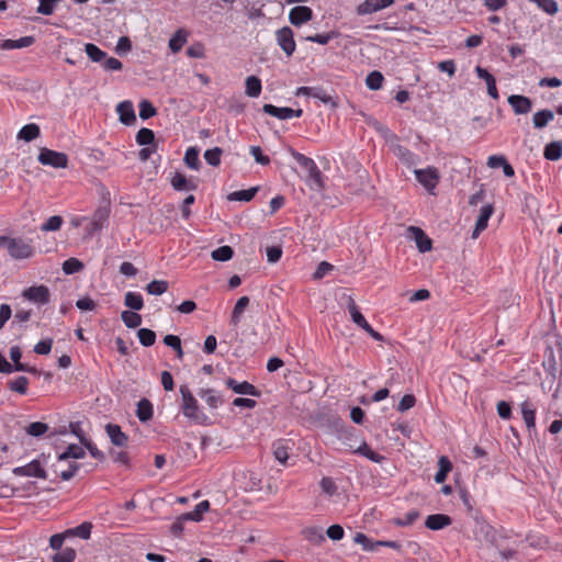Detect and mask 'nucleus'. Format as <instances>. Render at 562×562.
Instances as JSON below:
<instances>
[{"mask_svg": "<svg viewBox=\"0 0 562 562\" xmlns=\"http://www.w3.org/2000/svg\"><path fill=\"white\" fill-rule=\"evenodd\" d=\"M347 308H348V312H349V314L351 316V319L353 321V323L357 326H359L366 333H368L374 340L383 341V336L380 333H378L376 330H374L372 328V326L367 322V319L361 314V312L359 311L355 300L351 296L348 297Z\"/></svg>", "mask_w": 562, "mask_h": 562, "instance_id": "obj_1", "label": "nucleus"}, {"mask_svg": "<svg viewBox=\"0 0 562 562\" xmlns=\"http://www.w3.org/2000/svg\"><path fill=\"white\" fill-rule=\"evenodd\" d=\"M37 160L44 165L53 168H67L68 156L65 153L56 151L48 148H42Z\"/></svg>", "mask_w": 562, "mask_h": 562, "instance_id": "obj_2", "label": "nucleus"}, {"mask_svg": "<svg viewBox=\"0 0 562 562\" xmlns=\"http://www.w3.org/2000/svg\"><path fill=\"white\" fill-rule=\"evenodd\" d=\"M180 393L182 396V413L186 417L195 422L200 420L199 405L195 397L192 395L187 385L180 386Z\"/></svg>", "mask_w": 562, "mask_h": 562, "instance_id": "obj_3", "label": "nucleus"}, {"mask_svg": "<svg viewBox=\"0 0 562 562\" xmlns=\"http://www.w3.org/2000/svg\"><path fill=\"white\" fill-rule=\"evenodd\" d=\"M415 177L417 181L431 194H434V190L436 189L439 182V172L434 167H428L426 169H415Z\"/></svg>", "mask_w": 562, "mask_h": 562, "instance_id": "obj_4", "label": "nucleus"}, {"mask_svg": "<svg viewBox=\"0 0 562 562\" xmlns=\"http://www.w3.org/2000/svg\"><path fill=\"white\" fill-rule=\"evenodd\" d=\"M276 40L279 47L284 54L290 57L293 55L296 48L294 41V33L289 26H283L276 32Z\"/></svg>", "mask_w": 562, "mask_h": 562, "instance_id": "obj_5", "label": "nucleus"}, {"mask_svg": "<svg viewBox=\"0 0 562 562\" xmlns=\"http://www.w3.org/2000/svg\"><path fill=\"white\" fill-rule=\"evenodd\" d=\"M5 243H8L9 255L14 259H26L33 254L32 246L22 239L7 238L3 244Z\"/></svg>", "mask_w": 562, "mask_h": 562, "instance_id": "obj_6", "label": "nucleus"}, {"mask_svg": "<svg viewBox=\"0 0 562 562\" xmlns=\"http://www.w3.org/2000/svg\"><path fill=\"white\" fill-rule=\"evenodd\" d=\"M22 296L35 304L45 305L49 303L50 292L45 285H34L25 289Z\"/></svg>", "mask_w": 562, "mask_h": 562, "instance_id": "obj_7", "label": "nucleus"}, {"mask_svg": "<svg viewBox=\"0 0 562 562\" xmlns=\"http://www.w3.org/2000/svg\"><path fill=\"white\" fill-rule=\"evenodd\" d=\"M262 111L266 114L274 116V117H277L279 120H290L292 117H301L302 114H303V110L302 109L294 110V109L288 108V106L278 108V106H276L273 104H265L262 106Z\"/></svg>", "mask_w": 562, "mask_h": 562, "instance_id": "obj_8", "label": "nucleus"}, {"mask_svg": "<svg viewBox=\"0 0 562 562\" xmlns=\"http://www.w3.org/2000/svg\"><path fill=\"white\" fill-rule=\"evenodd\" d=\"M394 3V0H364L356 8L358 15H368L381 11Z\"/></svg>", "mask_w": 562, "mask_h": 562, "instance_id": "obj_9", "label": "nucleus"}, {"mask_svg": "<svg viewBox=\"0 0 562 562\" xmlns=\"http://www.w3.org/2000/svg\"><path fill=\"white\" fill-rule=\"evenodd\" d=\"M13 473L19 476H33L38 479H46L47 476L46 471L37 460H33L26 465L14 468Z\"/></svg>", "mask_w": 562, "mask_h": 562, "instance_id": "obj_10", "label": "nucleus"}, {"mask_svg": "<svg viewBox=\"0 0 562 562\" xmlns=\"http://www.w3.org/2000/svg\"><path fill=\"white\" fill-rule=\"evenodd\" d=\"M225 383L226 386L236 394H244L256 397L260 395V391L247 381L238 382L233 378H228Z\"/></svg>", "mask_w": 562, "mask_h": 562, "instance_id": "obj_11", "label": "nucleus"}, {"mask_svg": "<svg viewBox=\"0 0 562 562\" xmlns=\"http://www.w3.org/2000/svg\"><path fill=\"white\" fill-rule=\"evenodd\" d=\"M313 18V11L311 8L305 5H297L291 9L289 13V20L290 22L295 25L300 26L308 21H311Z\"/></svg>", "mask_w": 562, "mask_h": 562, "instance_id": "obj_12", "label": "nucleus"}, {"mask_svg": "<svg viewBox=\"0 0 562 562\" xmlns=\"http://www.w3.org/2000/svg\"><path fill=\"white\" fill-rule=\"evenodd\" d=\"M515 114H527L531 111L532 102L528 97L512 94L507 99Z\"/></svg>", "mask_w": 562, "mask_h": 562, "instance_id": "obj_13", "label": "nucleus"}, {"mask_svg": "<svg viewBox=\"0 0 562 562\" xmlns=\"http://www.w3.org/2000/svg\"><path fill=\"white\" fill-rule=\"evenodd\" d=\"M116 112L120 117V122L124 125L131 126L136 122V115L133 108V103L128 100L122 101L116 105Z\"/></svg>", "mask_w": 562, "mask_h": 562, "instance_id": "obj_14", "label": "nucleus"}, {"mask_svg": "<svg viewBox=\"0 0 562 562\" xmlns=\"http://www.w3.org/2000/svg\"><path fill=\"white\" fill-rule=\"evenodd\" d=\"M105 431L111 442L120 448H124L128 443V436L122 431L121 427L116 424H106Z\"/></svg>", "mask_w": 562, "mask_h": 562, "instance_id": "obj_15", "label": "nucleus"}, {"mask_svg": "<svg viewBox=\"0 0 562 562\" xmlns=\"http://www.w3.org/2000/svg\"><path fill=\"white\" fill-rule=\"evenodd\" d=\"M494 212V206L492 204H485L481 207L479 217L475 223V228L472 233V238H476L486 227L488 220L491 218Z\"/></svg>", "mask_w": 562, "mask_h": 562, "instance_id": "obj_16", "label": "nucleus"}, {"mask_svg": "<svg viewBox=\"0 0 562 562\" xmlns=\"http://www.w3.org/2000/svg\"><path fill=\"white\" fill-rule=\"evenodd\" d=\"M475 72L480 79H483L486 82L488 95L497 100L499 98V94L496 88L495 77L492 74H490L487 69L481 66L475 67Z\"/></svg>", "mask_w": 562, "mask_h": 562, "instance_id": "obj_17", "label": "nucleus"}, {"mask_svg": "<svg viewBox=\"0 0 562 562\" xmlns=\"http://www.w3.org/2000/svg\"><path fill=\"white\" fill-rule=\"evenodd\" d=\"M452 524L450 516L445 514L429 515L425 520V526L430 530H441Z\"/></svg>", "mask_w": 562, "mask_h": 562, "instance_id": "obj_18", "label": "nucleus"}, {"mask_svg": "<svg viewBox=\"0 0 562 562\" xmlns=\"http://www.w3.org/2000/svg\"><path fill=\"white\" fill-rule=\"evenodd\" d=\"M295 95H306L321 100L324 103H328L331 101V97L319 87H299L296 89Z\"/></svg>", "mask_w": 562, "mask_h": 562, "instance_id": "obj_19", "label": "nucleus"}, {"mask_svg": "<svg viewBox=\"0 0 562 562\" xmlns=\"http://www.w3.org/2000/svg\"><path fill=\"white\" fill-rule=\"evenodd\" d=\"M35 42L33 36H23L19 40H0V49L11 50L31 46Z\"/></svg>", "mask_w": 562, "mask_h": 562, "instance_id": "obj_20", "label": "nucleus"}, {"mask_svg": "<svg viewBox=\"0 0 562 562\" xmlns=\"http://www.w3.org/2000/svg\"><path fill=\"white\" fill-rule=\"evenodd\" d=\"M108 217L109 211L105 207H99L92 216V221L88 228L89 233L101 231L105 226Z\"/></svg>", "mask_w": 562, "mask_h": 562, "instance_id": "obj_21", "label": "nucleus"}, {"mask_svg": "<svg viewBox=\"0 0 562 562\" xmlns=\"http://www.w3.org/2000/svg\"><path fill=\"white\" fill-rule=\"evenodd\" d=\"M413 233L414 240L420 252H426L431 249V239L419 227H409Z\"/></svg>", "mask_w": 562, "mask_h": 562, "instance_id": "obj_22", "label": "nucleus"}, {"mask_svg": "<svg viewBox=\"0 0 562 562\" xmlns=\"http://www.w3.org/2000/svg\"><path fill=\"white\" fill-rule=\"evenodd\" d=\"M521 414L528 430L531 432L536 429V409L533 405L528 401L522 402Z\"/></svg>", "mask_w": 562, "mask_h": 562, "instance_id": "obj_23", "label": "nucleus"}, {"mask_svg": "<svg viewBox=\"0 0 562 562\" xmlns=\"http://www.w3.org/2000/svg\"><path fill=\"white\" fill-rule=\"evenodd\" d=\"M171 186L177 191H193L196 184L192 180H188L184 175L176 172L171 178Z\"/></svg>", "mask_w": 562, "mask_h": 562, "instance_id": "obj_24", "label": "nucleus"}, {"mask_svg": "<svg viewBox=\"0 0 562 562\" xmlns=\"http://www.w3.org/2000/svg\"><path fill=\"white\" fill-rule=\"evenodd\" d=\"M92 528L93 525L90 521H83L81 525L75 528H69L65 531L68 538L78 537L80 539L87 540L91 536Z\"/></svg>", "mask_w": 562, "mask_h": 562, "instance_id": "obj_25", "label": "nucleus"}, {"mask_svg": "<svg viewBox=\"0 0 562 562\" xmlns=\"http://www.w3.org/2000/svg\"><path fill=\"white\" fill-rule=\"evenodd\" d=\"M153 404L147 398H142L137 403L136 416L142 423H146L153 418Z\"/></svg>", "mask_w": 562, "mask_h": 562, "instance_id": "obj_26", "label": "nucleus"}, {"mask_svg": "<svg viewBox=\"0 0 562 562\" xmlns=\"http://www.w3.org/2000/svg\"><path fill=\"white\" fill-rule=\"evenodd\" d=\"M188 41V32L183 29H179L175 32V34L169 40V48L170 50L176 54L179 53L183 45Z\"/></svg>", "mask_w": 562, "mask_h": 562, "instance_id": "obj_27", "label": "nucleus"}, {"mask_svg": "<svg viewBox=\"0 0 562 562\" xmlns=\"http://www.w3.org/2000/svg\"><path fill=\"white\" fill-rule=\"evenodd\" d=\"M210 509V502L202 501L195 505L194 509L189 513L182 514V519H187L189 521H201L203 514Z\"/></svg>", "mask_w": 562, "mask_h": 562, "instance_id": "obj_28", "label": "nucleus"}, {"mask_svg": "<svg viewBox=\"0 0 562 562\" xmlns=\"http://www.w3.org/2000/svg\"><path fill=\"white\" fill-rule=\"evenodd\" d=\"M554 119V113L551 110L544 109L536 112L532 116L535 128L541 130L546 127Z\"/></svg>", "mask_w": 562, "mask_h": 562, "instance_id": "obj_29", "label": "nucleus"}, {"mask_svg": "<svg viewBox=\"0 0 562 562\" xmlns=\"http://www.w3.org/2000/svg\"><path fill=\"white\" fill-rule=\"evenodd\" d=\"M306 183L312 190L315 191H321L324 189L325 182L322 171L318 167H315L313 170L307 172Z\"/></svg>", "mask_w": 562, "mask_h": 562, "instance_id": "obj_30", "label": "nucleus"}, {"mask_svg": "<svg viewBox=\"0 0 562 562\" xmlns=\"http://www.w3.org/2000/svg\"><path fill=\"white\" fill-rule=\"evenodd\" d=\"M306 183L312 190L315 191H321L324 189L325 182L322 171L318 167H315L313 170L307 172Z\"/></svg>", "mask_w": 562, "mask_h": 562, "instance_id": "obj_31", "label": "nucleus"}, {"mask_svg": "<svg viewBox=\"0 0 562 562\" xmlns=\"http://www.w3.org/2000/svg\"><path fill=\"white\" fill-rule=\"evenodd\" d=\"M41 134L40 126L35 123L24 125L18 133V138L26 143L34 140Z\"/></svg>", "mask_w": 562, "mask_h": 562, "instance_id": "obj_32", "label": "nucleus"}, {"mask_svg": "<svg viewBox=\"0 0 562 562\" xmlns=\"http://www.w3.org/2000/svg\"><path fill=\"white\" fill-rule=\"evenodd\" d=\"M199 395L211 408H217L223 403L221 395L212 389L201 390Z\"/></svg>", "mask_w": 562, "mask_h": 562, "instance_id": "obj_33", "label": "nucleus"}, {"mask_svg": "<svg viewBox=\"0 0 562 562\" xmlns=\"http://www.w3.org/2000/svg\"><path fill=\"white\" fill-rule=\"evenodd\" d=\"M245 86H246L245 92L248 97L257 98L260 95L262 86H261V80L258 77H256V76L247 77L246 81H245Z\"/></svg>", "mask_w": 562, "mask_h": 562, "instance_id": "obj_34", "label": "nucleus"}, {"mask_svg": "<svg viewBox=\"0 0 562 562\" xmlns=\"http://www.w3.org/2000/svg\"><path fill=\"white\" fill-rule=\"evenodd\" d=\"M438 467L439 469L435 474V482L442 483L447 479L448 473L451 471L452 463L447 457L442 456L438 460Z\"/></svg>", "mask_w": 562, "mask_h": 562, "instance_id": "obj_35", "label": "nucleus"}, {"mask_svg": "<svg viewBox=\"0 0 562 562\" xmlns=\"http://www.w3.org/2000/svg\"><path fill=\"white\" fill-rule=\"evenodd\" d=\"M546 159L557 161L562 157V142H551L546 145L543 150Z\"/></svg>", "mask_w": 562, "mask_h": 562, "instance_id": "obj_36", "label": "nucleus"}, {"mask_svg": "<svg viewBox=\"0 0 562 562\" xmlns=\"http://www.w3.org/2000/svg\"><path fill=\"white\" fill-rule=\"evenodd\" d=\"M289 153L295 159V161L304 170H306V172H308V171L313 170L315 167H317L316 162L312 158H310V157H307V156L296 151L292 147L289 148Z\"/></svg>", "mask_w": 562, "mask_h": 562, "instance_id": "obj_37", "label": "nucleus"}, {"mask_svg": "<svg viewBox=\"0 0 562 562\" xmlns=\"http://www.w3.org/2000/svg\"><path fill=\"white\" fill-rule=\"evenodd\" d=\"M355 453L357 454H361L363 457H366L367 459H369L370 461L372 462H375V463H381L385 457L373 451L368 445L367 442H362L356 450H355Z\"/></svg>", "mask_w": 562, "mask_h": 562, "instance_id": "obj_38", "label": "nucleus"}, {"mask_svg": "<svg viewBox=\"0 0 562 562\" xmlns=\"http://www.w3.org/2000/svg\"><path fill=\"white\" fill-rule=\"evenodd\" d=\"M124 304L133 311H139L144 306L143 296L138 292H126L124 296Z\"/></svg>", "mask_w": 562, "mask_h": 562, "instance_id": "obj_39", "label": "nucleus"}, {"mask_svg": "<svg viewBox=\"0 0 562 562\" xmlns=\"http://www.w3.org/2000/svg\"><path fill=\"white\" fill-rule=\"evenodd\" d=\"M272 451L276 460L285 464L289 459V447L284 440H278L272 445Z\"/></svg>", "mask_w": 562, "mask_h": 562, "instance_id": "obj_40", "label": "nucleus"}, {"mask_svg": "<svg viewBox=\"0 0 562 562\" xmlns=\"http://www.w3.org/2000/svg\"><path fill=\"white\" fill-rule=\"evenodd\" d=\"M257 191H258V188H256V187L247 189V190L235 191V192H232L231 194H228L227 199L229 201L249 202L250 200L254 199Z\"/></svg>", "mask_w": 562, "mask_h": 562, "instance_id": "obj_41", "label": "nucleus"}, {"mask_svg": "<svg viewBox=\"0 0 562 562\" xmlns=\"http://www.w3.org/2000/svg\"><path fill=\"white\" fill-rule=\"evenodd\" d=\"M86 456V452L81 446L78 445H69L67 449L59 454L58 460H67L69 458L72 459H81Z\"/></svg>", "mask_w": 562, "mask_h": 562, "instance_id": "obj_42", "label": "nucleus"}, {"mask_svg": "<svg viewBox=\"0 0 562 562\" xmlns=\"http://www.w3.org/2000/svg\"><path fill=\"white\" fill-rule=\"evenodd\" d=\"M85 52L93 63H101L106 57V53L92 43L85 44Z\"/></svg>", "mask_w": 562, "mask_h": 562, "instance_id": "obj_43", "label": "nucleus"}, {"mask_svg": "<svg viewBox=\"0 0 562 562\" xmlns=\"http://www.w3.org/2000/svg\"><path fill=\"white\" fill-rule=\"evenodd\" d=\"M169 288L168 281L165 280H153L146 285V291L150 295H161Z\"/></svg>", "mask_w": 562, "mask_h": 562, "instance_id": "obj_44", "label": "nucleus"}, {"mask_svg": "<svg viewBox=\"0 0 562 562\" xmlns=\"http://www.w3.org/2000/svg\"><path fill=\"white\" fill-rule=\"evenodd\" d=\"M121 318L128 328H136L142 324V316L136 312L124 311L121 314Z\"/></svg>", "mask_w": 562, "mask_h": 562, "instance_id": "obj_45", "label": "nucleus"}, {"mask_svg": "<svg viewBox=\"0 0 562 562\" xmlns=\"http://www.w3.org/2000/svg\"><path fill=\"white\" fill-rule=\"evenodd\" d=\"M183 160L190 169L198 170L200 168L199 150L194 147L188 148Z\"/></svg>", "mask_w": 562, "mask_h": 562, "instance_id": "obj_46", "label": "nucleus"}, {"mask_svg": "<svg viewBox=\"0 0 562 562\" xmlns=\"http://www.w3.org/2000/svg\"><path fill=\"white\" fill-rule=\"evenodd\" d=\"M249 305V297L248 296H241L236 302L233 314H232V322L234 324H238L240 321V317L245 311V308Z\"/></svg>", "mask_w": 562, "mask_h": 562, "instance_id": "obj_47", "label": "nucleus"}, {"mask_svg": "<svg viewBox=\"0 0 562 562\" xmlns=\"http://www.w3.org/2000/svg\"><path fill=\"white\" fill-rule=\"evenodd\" d=\"M394 153L401 159V161L407 166L414 165L417 158L414 153L404 146H397Z\"/></svg>", "mask_w": 562, "mask_h": 562, "instance_id": "obj_48", "label": "nucleus"}, {"mask_svg": "<svg viewBox=\"0 0 562 562\" xmlns=\"http://www.w3.org/2000/svg\"><path fill=\"white\" fill-rule=\"evenodd\" d=\"M535 3L543 12L554 15L559 11V5L555 0H529Z\"/></svg>", "mask_w": 562, "mask_h": 562, "instance_id": "obj_49", "label": "nucleus"}, {"mask_svg": "<svg viewBox=\"0 0 562 562\" xmlns=\"http://www.w3.org/2000/svg\"><path fill=\"white\" fill-rule=\"evenodd\" d=\"M233 255L234 250L231 246H221L212 251L211 257L216 261H227L232 259Z\"/></svg>", "mask_w": 562, "mask_h": 562, "instance_id": "obj_50", "label": "nucleus"}, {"mask_svg": "<svg viewBox=\"0 0 562 562\" xmlns=\"http://www.w3.org/2000/svg\"><path fill=\"white\" fill-rule=\"evenodd\" d=\"M383 75L380 71H371L366 78V85L370 90H379L382 88Z\"/></svg>", "mask_w": 562, "mask_h": 562, "instance_id": "obj_51", "label": "nucleus"}, {"mask_svg": "<svg viewBox=\"0 0 562 562\" xmlns=\"http://www.w3.org/2000/svg\"><path fill=\"white\" fill-rule=\"evenodd\" d=\"M29 379L24 375L18 376L15 380L9 382V389L19 394H26Z\"/></svg>", "mask_w": 562, "mask_h": 562, "instance_id": "obj_52", "label": "nucleus"}, {"mask_svg": "<svg viewBox=\"0 0 562 562\" xmlns=\"http://www.w3.org/2000/svg\"><path fill=\"white\" fill-rule=\"evenodd\" d=\"M137 336H138L139 342L144 347H150L156 341V334H155V331L151 330V329H148V328H140V329H138Z\"/></svg>", "mask_w": 562, "mask_h": 562, "instance_id": "obj_53", "label": "nucleus"}, {"mask_svg": "<svg viewBox=\"0 0 562 562\" xmlns=\"http://www.w3.org/2000/svg\"><path fill=\"white\" fill-rule=\"evenodd\" d=\"M139 117L142 120H148L157 114L156 108L148 100H142L138 104Z\"/></svg>", "mask_w": 562, "mask_h": 562, "instance_id": "obj_54", "label": "nucleus"}, {"mask_svg": "<svg viewBox=\"0 0 562 562\" xmlns=\"http://www.w3.org/2000/svg\"><path fill=\"white\" fill-rule=\"evenodd\" d=\"M48 425L42 422L31 423L25 427V432L32 437H41L48 430Z\"/></svg>", "mask_w": 562, "mask_h": 562, "instance_id": "obj_55", "label": "nucleus"}, {"mask_svg": "<svg viewBox=\"0 0 562 562\" xmlns=\"http://www.w3.org/2000/svg\"><path fill=\"white\" fill-rule=\"evenodd\" d=\"M419 517V512L416 509L407 512L403 517L395 518L396 526L406 527L413 525Z\"/></svg>", "mask_w": 562, "mask_h": 562, "instance_id": "obj_56", "label": "nucleus"}, {"mask_svg": "<svg viewBox=\"0 0 562 562\" xmlns=\"http://www.w3.org/2000/svg\"><path fill=\"white\" fill-rule=\"evenodd\" d=\"M21 357H22V351H21L20 347L13 346L10 348V358L13 361V364H12L13 371L26 370V364H24L20 361Z\"/></svg>", "mask_w": 562, "mask_h": 562, "instance_id": "obj_57", "label": "nucleus"}, {"mask_svg": "<svg viewBox=\"0 0 562 562\" xmlns=\"http://www.w3.org/2000/svg\"><path fill=\"white\" fill-rule=\"evenodd\" d=\"M155 134L151 130L143 127L136 134V142L138 145L145 146L153 144Z\"/></svg>", "mask_w": 562, "mask_h": 562, "instance_id": "obj_58", "label": "nucleus"}, {"mask_svg": "<svg viewBox=\"0 0 562 562\" xmlns=\"http://www.w3.org/2000/svg\"><path fill=\"white\" fill-rule=\"evenodd\" d=\"M222 149L220 147H214L212 149H207L204 153L205 161L213 166L217 167L221 164Z\"/></svg>", "mask_w": 562, "mask_h": 562, "instance_id": "obj_59", "label": "nucleus"}, {"mask_svg": "<svg viewBox=\"0 0 562 562\" xmlns=\"http://www.w3.org/2000/svg\"><path fill=\"white\" fill-rule=\"evenodd\" d=\"M83 269V263L77 258H69L64 261L63 270L66 274H72Z\"/></svg>", "mask_w": 562, "mask_h": 562, "instance_id": "obj_60", "label": "nucleus"}, {"mask_svg": "<svg viewBox=\"0 0 562 562\" xmlns=\"http://www.w3.org/2000/svg\"><path fill=\"white\" fill-rule=\"evenodd\" d=\"M63 225V218L59 215H54L47 218V221L42 225L41 229L43 232H56Z\"/></svg>", "mask_w": 562, "mask_h": 562, "instance_id": "obj_61", "label": "nucleus"}, {"mask_svg": "<svg viewBox=\"0 0 562 562\" xmlns=\"http://www.w3.org/2000/svg\"><path fill=\"white\" fill-rule=\"evenodd\" d=\"M76 558V551L71 548H66L61 552L53 557L54 562H72Z\"/></svg>", "mask_w": 562, "mask_h": 562, "instance_id": "obj_62", "label": "nucleus"}, {"mask_svg": "<svg viewBox=\"0 0 562 562\" xmlns=\"http://www.w3.org/2000/svg\"><path fill=\"white\" fill-rule=\"evenodd\" d=\"M353 541L358 544H361L363 550L366 551H374L375 544L372 542L364 533L357 532L353 537Z\"/></svg>", "mask_w": 562, "mask_h": 562, "instance_id": "obj_63", "label": "nucleus"}, {"mask_svg": "<svg viewBox=\"0 0 562 562\" xmlns=\"http://www.w3.org/2000/svg\"><path fill=\"white\" fill-rule=\"evenodd\" d=\"M58 0H38L37 12L44 15H50Z\"/></svg>", "mask_w": 562, "mask_h": 562, "instance_id": "obj_64", "label": "nucleus"}]
</instances>
